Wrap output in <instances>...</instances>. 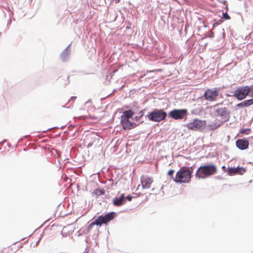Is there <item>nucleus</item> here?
I'll use <instances>...</instances> for the list:
<instances>
[{"instance_id": "f257e3e1", "label": "nucleus", "mask_w": 253, "mask_h": 253, "mask_svg": "<svg viewBox=\"0 0 253 253\" xmlns=\"http://www.w3.org/2000/svg\"><path fill=\"white\" fill-rule=\"evenodd\" d=\"M191 170L189 167H183L181 168L176 172L175 176L172 177L173 180L176 183H188L191 181L193 169Z\"/></svg>"}, {"instance_id": "f03ea898", "label": "nucleus", "mask_w": 253, "mask_h": 253, "mask_svg": "<svg viewBox=\"0 0 253 253\" xmlns=\"http://www.w3.org/2000/svg\"><path fill=\"white\" fill-rule=\"evenodd\" d=\"M216 172L217 168L214 165H205L198 168L195 175L199 178L204 179L215 174Z\"/></svg>"}, {"instance_id": "7ed1b4c3", "label": "nucleus", "mask_w": 253, "mask_h": 253, "mask_svg": "<svg viewBox=\"0 0 253 253\" xmlns=\"http://www.w3.org/2000/svg\"><path fill=\"white\" fill-rule=\"evenodd\" d=\"M134 114V112L131 110L125 111L123 113L121 116V124L123 129L129 130L136 126L135 123L129 121V119L133 117Z\"/></svg>"}, {"instance_id": "20e7f679", "label": "nucleus", "mask_w": 253, "mask_h": 253, "mask_svg": "<svg viewBox=\"0 0 253 253\" xmlns=\"http://www.w3.org/2000/svg\"><path fill=\"white\" fill-rule=\"evenodd\" d=\"M252 90V88L248 85L238 87L234 92L233 96L239 100L244 99Z\"/></svg>"}, {"instance_id": "39448f33", "label": "nucleus", "mask_w": 253, "mask_h": 253, "mask_svg": "<svg viewBox=\"0 0 253 253\" xmlns=\"http://www.w3.org/2000/svg\"><path fill=\"white\" fill-rule=\"evenodd\" d=\"M229 111H228L226 107L217 108L215 110L216 119L221 123L225 122L229 120Z\"/></svg>"}, {"instance_id": "423d86ee", "label": "nucleus", "mask_w": 253, "mask_h": 253, "mask_svg": "<svg viewBox=\"0 0 253 253\" xmlns=\"http://www.w3.org/2000/svg\"><path fill=\"white\" fill-rule=\"evenodd\" d=\"M206 123L205 121H201L199 119H194L192 122L188 123L186 126L189 129L199 130L204 128Z\"/></svg>"}, {"instance_id": "0eeeda50", "label": "nucleus", "mask_w": 253, "mask_h": 253, "mask_svg": "<svg viewBox=\"0 0 253 253\" xmlns=\"http://www.w3.org/2000/svg\"><path fill=\"white\" fill-rule=\"evenodd\" d=\"M187 115V110L185 109H174L170 111L169 116L174 120H182Z\"/></svg>"}, {"instance_id": "6e6552de", "label": "nucleus", "mask_w": 253, "mask_h": 253, "mask_svg": "<svg viewBox=\"0 0 253 253\" xmlns=\"http://www.w3.org/2000/svg\"><path fill=\"white\" fill-rule=\"evenodd\" d=\"M218 94V91L216 89H208L205 92L204 97L205 99L209 101H213L215 100Z\"/></svg>"}, {"instance_id": "1a4fd4ad", "label": "nucleus", "mask_w": 253, "mask_h": 253, "mask_svg": "<svg viewBox=\"0 0 253 253\" xmlns=\"http://www.w3.org/2000/svg\"><path fill=\"white\" fill-rule=\"evenodd\" d=\"M115 213L114 212H109L105 215H101L99 216L97 219L99 223V226H101L102 224H106L108 222L113 220L114 218Z\"/></svg>"}, {"instance_id": "9d476101", "label": "nucleus", "mask_w": 253, "mask_h": 253, "mask_svg": "<svg viewBox=\"0 0 253 253\" xmlns=\"http://www.w3.org/2000/svg\"><path fill=\"white\" fill-rule=\"evenodd\" d=\"M227 171L228 174L231 175L236 174L242 175L246 171V169L242 167L228 168Z\"/></svg>"}, {"instance_id": "9b49d317", "label": "nucleus", "mask_w": 253, "mask_h": 253, "mask_svg": "<svg viewBox=\"0 0 253 253\" xmlns=\"http://www.w3.org/2000/svg\"><path fill=\"white\" fill-rule=\"evenodd\" d=\"M236 146L240 150H245L249 147V142L246 139H239L236 142Z\"/></svg>"}, {"instance_id": "f8f14e48", "label": "nucleus", "mask_w": 253, "mask_h": 253, "mask_svg": "<svg viewBox=\"0 0 253 253\" xmlns=\"http://www.w3.org/2000/svg\"><path fill=\"white\" fill-rule=\"evenodd\" d=\"M141 181L142 187L144 188H149L151 187V184L153 181L151 178L147 177V176H142L141 178Z\"/></svg>"}, {"instance_id": "ddd939ff", "label": "nucleus", "mask_w": 253, "mask_h": 253, "mask_svg": "<svg viewBox=\"0 0 253 253\" xmlns=\"http://www.w3.org/2000/svg\"><path fill=\"white\" fill-rule=\"evenodd\" d=\"M149 120L153 121H158V111H155L151 112L148 115Z\"/></svg>"}, {"instance_id": "4468645a", "label": "nucleus", "mask_w": 253, "mask_h": 253, "mask_svg": "<svg viewBox=\"0 0 253 253\" xmlns=\"http://www.w3.org/2000/svg\"><path fill=\"white\" fill-rule=\"evenodd\" d=\"M125 199L124 194H122L119 198H116L113 200V204L116 206H120L122 205Z\"/></svg>"}, {"instance_id": "2eb2a0df", "label": "nucleus", "mask_w": 253, "mask_h": 253, "mask_svg": "<svg viewBox=\"0 0 253 253\" xmlns=\"http://www.w3.org/2000/svg\"><path fill=\"white\" fill-rule=\"evenodd\" d=\"M104 193L105 192L103 189H96L94 190V191L93 192V194L95 195L96 196L103 195Z\"/></svg>"}, {"instance_id": "dca6fc26", "label": "nucleus", "mask_w": 253, "mask_h": 253, "mask_svg": "<svg viewBox=\"0 0 253 253\" xmlns=\"http://www.w3.org/2000/svg\"><path fill=\"white\" fill-rule=\"evenodd\" d=\"M167 116V114L165 112L161 110H159V121L165 119Z\"/></svg>"}, {"instance_id": "f3484780", "label": "nucleus", "mask_w": 253, "mask_h": 253, "mask_svg": "<svg viewBox=\"0 0 253 253\" xmlns=\"http://www.w3.org/2000/svg\"><path fill=\"white\" fill-rule=\"evenodd\" d=\"M99 223L97 220V219H95L94 221L92 222L90 224H89V225H88V230H91L92 228V227L94 225H99Z\"/></svg>"}, {"instance_id": "a211bd4d", "label": "nucleus", "mask_w": 253, "mask_h": 253, "mask_svg": "<svg viewBox=\"0 0 253 253\" xmlns=\"http://www.w3.org/2000/svg\"><path fill=\"white\" fill-rule=\"evenodd\" d=\"M144 115V111L143 110H141L140 111L138 115L135 116L134 117V120H135L136 121H139L140 119Z\"/></svg>"}, {"instance_id": "6ab92c4d", "label": "nucleus", "mask_w": 253, "mask_h": 253, "mask_svg": "<svg viewBox=\"0 0 253 253\" xmlns=\"http://www.w3.org/2000/svg\"><path fill=\"white\" fill-rule=\"evenodd\" d=\"M243 103L244 104L245 107H249V106L253 104V100H251V99L245 100L243 101Z\"/></svg>"}, {"instance_id": "aec40b11", "label": "nucleus", "mask_w": 253, "mask_h": 253, "mask_svg": "<svg viewBox=\"0 0 253 253\" xmlns=\"http://www.w3.org/2000/svg\"><path fill=\"white\" fill-rule=\"evenodd\" d=\"M251 132V129L250 128H242L240 130V132L242 134H249Z\"/></svg>"}, {"instance_id": "412c9836", "label": "nucleus", "mask_w": 253, "mask_h": 253, "mask_svg": "<svg viewBox=\"0 0 253 253\" xmlns=\"http://www.w3.org/2000/svg\"><path fill=\"white\" fill-rule=\"evenodd\" d=\"M236 107H238V108H243V107H245V106H244V104L243 102H242L237 104L236 105Z\"/></svg>"}, {"instance_id": "4be33fe9", "label": "nucleus", "mask_w": 253, "mask_h": 253, "mask_svg": "<svg viewBox=\"0 0 253 253\" xmlns=\"http://www.w3.org/2000/svg\"><path fill=\"white\" fill-rule=\"evenodd\" d=\"M173 172L174 170L173 169H170L169 170L168 174V175L172 176Z\"/></svg>"}, {"instance_id": "5701e85b", "label": "nucleus", "mask_w": 253, "mask_h": 253, "mask_svg": "<svg viewBox=\"0 0 253 253\" xmlns=\"http://www.w3.org/2000/svg\"><path fill=\"white\" fill-rule=\"evenodd\" d=\"M220 23L216 22L212 25V29L215 28L218 25L220 24Z\"/></svg>"}, {"instance_id": "b1692460", "label": "nucleus", "mask_w": 253, "mask_h": 253, "mask_svg": "<svg viewBox=\"0 0 253 253\" xmlns=\"http://www.w3.org/2000/svg\"><path fill=\"white\" fill-rule=\"evenodd\" d=\"M126 198L129 201H130L132 200V197L130 196H127Z\"/></svg>"}, {"instance_id": "393cba45", "label": "nucleus", "mask_w": 253, "mask_h": 253, "mask_svg": "<svg viewBox=\"0 0 253 253\" xmlns=\"http://www.w3.org/2000/svg\"><path fill=\"white\" fill-rule=\"evenodd\" d=\"M250 92H251L250 95L251 96H253V89H252V90H251V91Z\"/></svg>"}, {"instance_id": "a878e982", "label": "nucleus", "mask_w": 253, "mask_h": 253, "mask_svg": "<svg viewBox=\"0 0 253 253\" xmlns=\"http://www.w3.org/2000/svg\"><path fill=\"white\" fill-rule=\"evenodd\" d=\"M211 37H214V35H213V33L212 32H211Z\"/></svg>"}, {"instance_id": "bb28decb", "label": "nucleus", "mask_w": 253, "mask_h": 253, "mask_svg": "<svg viewBox=\"0 0 253 253\" xmlns=\"http://www.w3.org/2000/svg\"><path fill=\"white\" fill-rule=\"evenodd\" d=\"M225 168H225V166H222V169L223 170H224V169H225Z\"/></svg>"}, {"instance_id": "cd10ccee", "label": "nucleus", "mask_w": 253, "mask_h": 253, "mask_svg": "<svg viewBox=\"0 0 253 253\" xmlns=\"http://www.w3.org/2000/svg\"><path fill=\"white\" fill-rule=\"evenodd\" d=\"M119 2H120V0H117L116 1V3H119Z\"/></svg>"}]
</instances>
